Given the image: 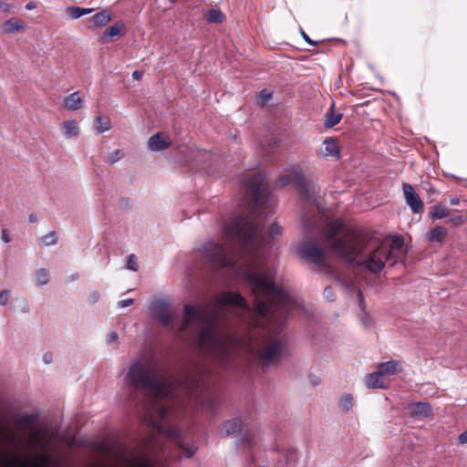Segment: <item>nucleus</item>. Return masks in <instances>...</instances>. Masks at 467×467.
Here are the masks:
<instances>
[{"mask_svg": "<svg viewBox=\"0 0 467 467\" xmlns=\"http://www.w3.org/2000/svg\"><path fill=\"white\" fill-rule=\"evenodd\" d=\"M125 380L130 397L133 400H144L147 394L149 395L151 408L146 411L143 420L150 428L151 432L174 441L184 451L186 458L193 456L197 450L196 446L184 445L178 428L171 424L167 419L169 408L161 401L165 399L177 400L183 394L204 406L202 398L207 387L203 373L199 369L187 371L182 379L171 380L161 374L150 360L140 358L130 364Z\"/></svg>", "mask_w": 467, "mask_h": 467, "instance_id": "1", "label": "nucleus"}, {"mask_svg": "<svg viewBox=\"0 0 467 467\" xmlns=\"http://www.w3.org/2000/svg\"><path fill=\"white\" fill-rule=\"evenodd\" d=\"M244 279L254 297V309L265 321H275L276 327L268 337L267 345L256 356L265 366L282 357L286 350L285 338L281 336L287 316L298 307L297 302L275 284V276L268 268L253 267L244 272Z\"/></svg>", "mask_w": 467, "mask_h": 467, "instance_id": "2", "label": "nucleus"}, {"mask_svg": "<svg viewBox=\"0 0 467 467\" xmlns=\"http://www.w3.org/2000/svg\"><path fill=\"white\" fill-rule=\"evenodd\" d=\"M265 175L256 171L243 181L245 194L249 198L244 212L234 215L224 224L229 242L238 243L240 250L252 248L264 241V223L261 216L265 209L266 185Z\"/></svg>", "mask_w": 467, "mask_h": 467, "instance_id": "3", "label": "nucleus"}, {"mask_svg": "<svg viewBox=\"0 0 467 467\" xmlns=\"http://www.w3.org/2000/svg\"><path fill=\"white\" fill-rule=\"evenodd\" d=\"M193 321L206 323L198 336L200 348L213 355L221 363L231 359L237 345V339L231 335L220 333L214 318L202 306L186 304L184 306V317L179 331H186Z\"/></svg>", "mask_w": 467, "mask_h": 467, "instance_id": "4", "label": "nucleus"}, {"mask_svg": "<svg viewBox=\"0 0 467 467\" xmlns=\"http://www.w3.org/2000/svg\"><path fill=\"white\" fill-rule=\"evenodd\" d=\"M322 235L327 250L347 263L355 262L373 239V234L368 231L345 228L341 219L327 223Z\"/></svg>", "mask_w": 467, "mask_h": 467, "instance_id": "5", "label": "nucleus"}, {"mask_svg": "<svg viewBox=\"0 0 467 467\" xmlns=\"http://www.w3.org/2000/svg\"><path fill=\"white\" fill-rule=\"evenodd\" d=\"M290 183H294L302 199L303 202V224L306 232L312 234L317 220L314 217L316 213H319L321 203L317 196L316 186L314 183L305 178L299 171H292L281 175L276 182V185L280 188Z\"/></svg>", "mask_w": 467, "mask_h": 467, "instance_id": "6", "label": "nucleus"}, {"mask_svg": "<svg viewBox=\"0 0 467 467\" xmlns=\"http://www.w3.org/2000/svg\"><path fill=\"white\" fill-rule=\"evenodd\" d=\"M404 241L401 236H393L390 239L381 241L379 245L368 254L364 261H359L358 257L351 265L362 266L373 274H379L385 266L388 261L392 264L397 263L404 255Z\"/></svg>", "mask_w": 467, "mask_h": 467, "instance_id": "7", "label": "nucleus"}, {"mask_svg": "<svg viewBox=\"0 0 467 467\" xmlns=\"http://www.w3.org/2000/svg\"><path fill=\"white\" fill-rule=\"evenodd\" d=\"M298 253L303 259L317 265L327 275L345 285L337 270L327 262L325 248L317 240L309 239L301 244Z\"/></svg>", "mask_w": 467, "mask_h": 467, "instance_id": "8", "label": "nucleus"}, {"mask_svg": "<svg viewBox=\"0 0 467 467\" xmlns=\"http://www.w3.org/2000/svg\"><path fill=\"white\" fill-rule=\"evenodd\" d=\"M202 248L205 258L213 268L234 266L240 258L239 252L225 244L208 243Z\"/></svg>", "mask_w": 467, "mask_h": 467, "instance_id": "9", "label": "nucleus"}, {"mask_svg": "<svg viewBox=\"0 0 467 467\" xmlns=\"http://www.w3.org/2000/svg\"><path fill=\"white\" fill-rule=\"evenodd\" d=\"M156 449V441L154 435L148 436L143 440L142 450L140 455L134 457L131 461L132 467H156L153 461V454Z\"/></svg>", "mask_w": 467, "mask_h": 467, "instance_id": "10", "label": "nucleus"}, {"mask_svg": "<svg viewBox=\"0 0 467 467\" xmlns=\"http://www.w3.org/2000/svg\"><path fill=\"white\" fill-rule=\"evenodd\" d=\"M151 313L163 327H169L173 322L174 314L164 301L155 302L151 306Z\"/></svg>", "mask_w": 467, "mask_h": 467, "instance_id": "11", "label": "nucleus"}, {"mask_svg": "<svg viewBox=\"0 0 467 467\" xmlns=\"http://www.w3.org/2000/svg\"><path fill=\"white\" fill-rule=\"evenodd\" d=\"M402 189L406 203L410 207L411 211L414 213H421L424 210V203L413 187L410 184L404 182L402 184Z\"/></svg>", "mask_w": 467, "mask_h": 467, "instance_id": "12", "label": "nucleus"}, {"mask_svg": "<svg viewBox=\"0 0 467 467\" xmlns=\"http://www.w3.org/2000/svg\"><path fill=\"white\" fill-rule=\"evenodd\" d=\"M50 456L41 454L36 461L21 460L19 458H11L6 461L7 467H49Z\"/></svg>", "mask_w": 467, "mask_h": 467, "instance_id": "13", "label": "nucleus"}, {"mask_svg": "<svg viewBox=\"0 0 467 467\" xmlns=\"http://www.w3.org/2000/svg\"><path fill=\"white\" fill-rule=\"evenodd\" d=\"M216 303L219 306H234L242 308L248 307L245 299L238 292H223L216 297Z\"/></svg>", "mask_w": 467, "mask_h": 467, "instance_id": "14", "label": "nucleus"}, {"mask_svg": "<svg viewBox=\"0 0 467 467\" xmlns=\"http://www.w3.org/2000/svg\"><path fill=\"white\" fill-rule=\"evenodd\" d=\"M318 155L326 158L334 157L339 159L340 150L337 140L333 138H327L323 142V146L318 150Z\"/></svg>", "mask_w": 467, "mask_h": 467, "instance_id": "15", "label": "nucleus"}, {"mask_svg": "<svg viewBox=\"0 0 467 467\" xmlns=\"http://www.w3.org/2000/svg\"><path fill=\"white\" fill-rule=\"evenodd\" d=\"M26 23L18 17H11L5 21L2 29L5 34H13L16 32H24L26 29Z\"/></svg>", "mask_w": 467, "mask_h": 467, "instance_id": "16", "label": "nucleus"}, {"mask_svg": "<svg viewBox=\"0 0 467 467\" xmlns=\"http://www.w3.org/2000/svg\"><path fill=\"white\" fill-rule=\"evenodd\" d=\"M412 417L426 418L431 414V407L428 402H414L409 406Z\"/></svg>", "mask_w": 467, "mask_h": 467, "instance_id": "17", "label": "nucleus"}, {"mask_svg": "<svg viewBox=\"0 0 467 467\" xmlns=\"http://www.w3.org/2000/svg\"><path fill=\"white\" fill-rule=\"evenodd\" d=\"M170 145L171 140L163 138L161 133L154 134L149 139V148L154 151L163 150Z\"/></svg>", "mask_w": 467, "mask_h": 467, "instance_id": "18", "label": "nucleus"}, {"mask_svg": "<svg viewBox=\"0 0 467 467\" xmlns=\"http://www.w3.org/2000/svg\"><path fill=\"white\" fill-rule=\"evenodd\" d=\"M378 370L385 377L398 374L401 371V367L399 361L389 360L388 362L379 364Z\"/></svg>", "mask_w": 467, "mask_h": 467, "instance_id": "19", "label": "nucleus"}, {"mask_svg": "<svg viewBox=\"0 0 467 467\" xmlns=\"http://www.w3.org/2000/svg\"><path fill=\"white\" fill-rule=\"evenodd\" d=\"M111 20V14L108 10H103L95 14L89 19V28L101 27L106 26Z\"/></svg>", "mask_w": 467, "mask_h": 467, "instance_id": "20", "label": "nucleus"}, {"mask_svg": "<svg viewBox=\"0 0 467 467\" xmlns=\"http://www.w3.org/2000/svg\"><path fill=\"white\" fill-rule=\"evenodd\" d=\"M366 384L372 389H385L387 387L384 376L379 370L367 375Z\"/></svg>", "mask_w": 467, "mask_h": 467, "instance_id": "21", "label": "nucleus"}, {"mask_svg": "<svg viewBox=\"0 0 467 467\" xmlns=\"http://www.w3.org/2000/svg\"><path fill=\"white\" fill-rule=\"evenodd\" d=\"M447 229L438 225L427 233V240L431 243L436 242L442 244L447 236Z\"/></svg>", "mask_w": 467, "mask_h": 467, "instance_id": "22", "label": "nucleus"}, {"mask_svg": "<svg viewBox=\"0 0 467 467\" xmlns=\"http://www.w3.org/2000/svg\"><path fill=\"white\" fill-rule=\"evenodd\" d=\"M82 102L79 92L76 91L65 98L64 108L68 110H78L82 108Z\"/></svg>", "mask_w": 467, "mask_h": 467, "instance_id": "23", "label": "nucleus"}, {"mask_svg": "<svg viewBox=\"0 0 467 467\" xmlns=\"http://www.w3.org/2000/svg\"><path fill=\"white\" fill-rule=\"evenodd\" d=\"M428 215L432 221L440 220L448 217L450 210L446 205L440 203L431 206Z\"/></svg>", "mask_w": 467, "mask_h": 467, "instance_id": "24", "label": "nucleus"}, {"mask_svg": "<svg viewBox=\"0 0 467 467\" xmlns=\"http://www.w3.org/2000/svg\"><path fill=\"white\" fill-rule=\"evenodd\" d=\"M242 430V420L240 418H234L233 420L224 422L222 431H224V435L237 434Z\"/></svg>", "mask_w": 467, "mask_h": 467, "instance_id": "25", "label": "nucleus"}, {"mask_svg": "<svg viewBox=\"0 0 467 467\" xmlns=\"http://www.w3.org/2000/svg\"><path fill=\"white\" fill-rule=\"evenodd\" d=\"M62 132L66 138L77 137L79 134V128L75 120H66L62 124Z\"/></svg>", "mask_w": 467, "mask_h": 467, "instance_id": "26", "label": "nucleus"}, {"mask_svg": "<svg viewBox=\"0 0 467 467\" xmlns=\"http://www.w3.org/2000/svg\"><path fill=\"white\" fill-rule=\"evenodd\" d=\"M204 18L209 23H222L225 16L220 9H210L204 14Z\"/></svg>", "mask_w": 467, "mask_h": 467, "instance_id": "27", "label": "nucleus"}, {"mask_svg": "<svg viewBox=\"0 0 467 467\" xmlns=\"http://www.w3.org/2000/svg\"><path fill=\"white\" fill-rule=\"evenodd\" d=\"M124 28V25L122 23H115L113 26L108 27L102 36V38L104 40L108 38H111L117 36L121 35V31Z\"/></svg>", "mask_w": 467, "mask_h": 467, "instance_id": "28", "label": "nucleus"}, {"mask_svg": "<svg viewBox=\"0 0 467 467\" xmlns=\"http://www.w3.org/2000/svg\"><path fill=\"white\" fill-rule=\"evenodd\" d=\"M95 126H96V130L99 133H102L110 129V120H109V117H107V116H98L95 119Z\"/></svg>", "mask_w": 467, "mask_h": 467, "instance_id": "29", "label": "nucleus"}, {"mask_svg": "<svg viewBox=\"0 0 467 467\" xmlns=\"http://www.w3.org/2000/svg\"><path fill=\"white\" fill-rule=\"evenodd\" d=\"M48 281L49 272L47 269L41 268L36 272V282L38 285H44L47 284Z\"/></svg>", "mask_w": 467, "mask_h": 467, "instance_id": "30", "label": "nucleus"}, {"mask_svg": "<svg viewBox=\"0 0 467 467\" xmlns=\"http://www.w3.org/2000/svg\"><path fill=\"white\" fill-rule=\"evenodd\" d=\"M341 118V114L334 113L333 111L328 112L326 119V126L329 128L336 126L339 123Z\"/></svg>", "mask_w": 467, "mask_h": 467, "instance_id": "31", "label": "nucleus"}, {"mask_svg": "<svg viewBox=\"0 0 467 467\" xmlns=\"http://www.w3.org/2000/svg\"><path fill=\"white\" fill-rule=\"evenodd\" d=\"M339 406L345 411L349 410L353 407V396L345 394L339 401Z\"/></svg>", "mask_w": 467, "mask_h": 467, "instance_id": "32", "label": "nucleus"}, {"mask_svg": "<svg viewBox=\"0 0 467 467\" xmlns=\"http://www.w3.org/2000/svg\"><path fill=\"white\" fill-rule=\"evenodd\" d=\"M66 14L71 19H77L81 17V12L79 6H68L66 9Z\"/></svg>", "mask_w": 467, "mask_h": 467, "instance_id": "33", "label": "nucleus"}, {"mask_svg": "<svg viewBox=\"0 0 467 467\" xmlns=\"http://www.w3.org/2000/svg\"><path fill=\"white\" fill-rule=\"evenodd\" d=\"M43 245H51L57 243L56 232L52 231L41 238Z\"/></svg>", "mask_w": 467, "mask_h": 467, "instance_id": "34", "label": "nucleus"}, {"mask_svg": "<svg viewBox=\"0 0 467 467\" xmlns=\"http://www.w3.org/2000/svg\"><path fill=\"white\" fill-rule=\"evenodd\" d=\"M123 156V152L120 150H117L108 157V162L114 163L119 161Z\"/></svg>", "mask_w": 467, "mask_h": 467, "instance_id": "35", "label": "nucleus"}, {"mask_svg": "<svg viewBox=\"0 0 467 467\" xmlns=\"http://www.w3.org/2000/svg\"><path fill=\"white\" fill-rule=\"evenodd\" d=\"M127 267L130 270L137 271V257L135 254H130L127 261Z\"/></svg>", "mask_w": 467, "mask_h": 467, "instance_id": "36", "label": "nucleus"}, {"mask_svg": "<svg viewBox=\"0 0 467 467\" xmlns=\"http://www.w3.org/2000/svg\"><path fill=\"white\" fill-rule=\"evenodd\" d=\"M453 226H460L464 223L465 219L462 215L454 216L449 220Z\"/></svg>", "mask_w": 467, "mask_h": 467, "instance_id": "37", "label": "nucleus"}, {"mask_svg": "<svg viewBox=\"0 0 467 467\" xmlns=\"http://www.w3.org/2000/svg\"><path fill=\"white\" fill-rule=\"evenodd\" d=\"M272 95L269 91L266 89H263L259 94V99H261V103L264 104L265 102L268 101L271 99Z\"/></svg>", "mask_w": 467, "mask_h": 467, "instance_id": "38", "label": "nucleus"}, {"mask_svg": "<svg viewBox=\"0 0 467 467\" xmlns=\"http://www.w3.org/2000/svg\"><path fill=\"white\" fill-rule=\"evenodd\" d=\"M254 434L252 432H247L243 438V442L247 446H252L254 443Z\"/></svg>", "mask_w": 467, "mask_h": 467, "instance_id": "39", "label": "nucleus"}, {"mask_svg": "<svg viewBox=\"0 0 467 467\" xmlns=\"http://www.w3.org/2000/svg\"><path fill=\"white\" fill-rule=\"evenodd\" d=\"M269 234L271 236L281 234V227L277 223H273L269 229Z\"/></svg>", "mask_w": 467, "mask_h": 467, "instance_id": "40", "label": "nucleus"}, {"mask_svg": "<svg viewBox=\"0 0 467 467\" xmlns=\"http://www.w3.org/2000/svg\"><path fill=\"white\" fill-rule=\"evenodd\" d=\"M35 421H36V417L31 414L25 415L21 420V422L24 424H26V425H32L35 423Z\"/></svg>", "mask_w": 467, "mask_h": 467, "instance_id": "41", "label": "nucleus"}, {"mask_svg": "<svg viewBox=\"0 0 467 467\" xmlns=\"http://www.w3.org/2000/svg\"><path fill=\"white\" fill-rule=\"evenodd\" d=\"M324 295L329 301L335 300L336 296L331 286L328 285L325 288Z\"/></svg>", "mask_w": 467, "mask_h": 467, "instance_id": "42", "label": "nucleus"}, {"mask_svg": "<svg viewBox=\"0 0 467 467\" xmlns=\"http://www.w3.org/2000/svg\"><path fill=\"white\" fill-rule=\"evenodd\" d=\"M9 299V291L8 290H3L0 293V305L5 306Z\"/></svg>", "mask_w": 467, "mask_h": 467, "instance_id": "43", "label": "nucleus"}, {"mask_svg": "<svg viewBox=\"0 0 467 467\" xmlns=\"http://www.w3.org/2000/svg\"><path fill=\"white\" fill-rule=\"evenodd\" d=\"M12 8V5L6 2H5L4 0H0V11L1 12H5V13H7L11 10Z\"/></svg>", "mask_w": 467, "mask_h": 467, "instance_id": "44", "label": "nucleus"}, {"mask_svg": "<svg viewBox=\"0 0 467 467\" xmlns=\"http://www.w3.org/2000/svg\"><path fill=\"white\" fill-rule=\"evenodd\" d=\"M279 143H280V140L275 137H272L268 140L269 147L273 148V149L277 148L279 146Z\"/></svg>", "mask_w": 467, "mask_h": 467, "instance_id": "45", "label": "nucleus"}, {"mask_svg": "<svg viewBox=\"0 0 467 467\" xmlns=\"http://www.w3.org/2000/svg\"><path fill=\"white\" fill-rule=\"evenodd\" d=\"M132 304H133V299H130V298L121 300L118 303L119 307H126V306H131Z\"/></svg>", "mask_w": 467, "mask_h": 467, "instance_id": "46", "label": "nucleus"}, {"mask_svg": "<svg viewBox=\"0 0 467 467\" xmlns=\"http://www.w3.org/2000/svg\"><path fill=\"white\" fill-rule=\"evenodd\" d=\"M458 443H460V444L467 443V430L459 435Z\"/></svg>", "mask_w": 467, "mask_h": 467, "instance_id": "47", "label": "nucleus"}, {"mask_svg": "<svg viewBox=\"0 0 467 467\" xmlns=\"http://www.w3.org/2000/svg\"><path fill=\"white\" fill-rule=\"evenodd\" d=\"M118 339V334L116 332H110L109 335H108V342L109 343H113L115 341H117Z\"/></svg>", "mask_w": 467, "mask_h": 467, "instance_id": "48", "label": "nucleus"}, {"mask_svg": "<svg viewBox=\"0 0 467 467\" xmlns=\"http://www.w3.org/2000/svg\"><path fill=\"white\" fill-rule=\"evenodd\" d=\"M1 238H2L3 242H5L6 244L10 242V237L7 234L6 229H3Z\"/></svg>", "mask_w": 467, "mask_h": 467, "instance_id": "49", "label": "nucleus"}, {"mask_svg": "<svg viewBox=\"0 0 467 467\" xmlns=\"http://www.w3.org/2000/svg\"><path fill=\"white\" fill-rule=\"evenodd\" d=\"M43 359H44L45 363L49 364L53 359L52 353H50V352L45 353Z\"/></svg>", "mask_w": 467, "mask_h": 467, "instance_id": "50", "label": "nucleus"}, {"mask_svg": "<svg viewBox=\"0 0 467 467\" xmlns=\"http://www.w3.org/2000/svg\"><path fill=\"white\" fill-rule=\"evenodd\" d=\"M303 38L309 44L316 46L317 42L313 41L305 32H302Z\"/></svg>", "mask_w": 467, "mask_h": 467, "instance_id": "51", "label": "nucleus"}, {"mask_svg": "<svg viewBox=\"0 0 467 467\" xmlns=\"http://www.w3.org/2000/svg\"><path fill=\"white\" fill-rule=\"evenodd\" d=\"M81 16L85 15H88L93 12V8H84L80 7Z\"/></svg>", "mask_w": 467, "mask_h": 467, "instance_id": "52", "label": "nucleus"}, {"mask_svg": "<svg viewBox=\"0 0 467 467\" xmlns=\"http://www.w3.org/2000/svg\"><path fill=\"white\" fill-rule=\"evenodd\" d=\"M358 296L359 306L363 308L364 296H363V294H362V292L360 290H358Z\"/></svg>", "mask_w": 467, "mask_h": 467, "instance_id": "53", "label": "nucleus"}, {"mask_svg": "<svg viewBox=\"0 0 467 467\" xmlns=\"http://www.w3.org/2000/svg\"><path fill=\"white\" fill-rule=\"evenodd\" d=\"M141 77H142V73L140 71L136 70L132 73V78L136 80H140L141 78Z\"/></svg>", "mask_w": 467, "mask_h": 467, "instance_id": "54", "label": "nucleus"}, {"mask_svg": "<svg viewBox=\"0 0 467 467\" xmlns=\"http://www.w3.org/2000/svg\"><path fill=\"white\" fill-rule=\"evenodd\" d=\"M36 7V4L35 2H29L26 5V10H33Z\"/></svg>", "mask_w": 467, "mask_h": 467, "instance_id": "55", "label": "nucleus"}, {"mask_svg": "<svg viewBox=\"0 0 467 467\" xmlns=\"http://www.w3.org/2000/svg\"><path fill=\"white\" fill-rule=\"evenodd\" d=\"M36 220H37V217H36V214H34V213L30 214V215H29V217H28V222H29L30 223H36Z\"/></svg>", "mask_w": 467, "mask_h": 467, "instance_id": "56", "label": "nucleus"}, {"mask_svg": "<svg viewBox=\"0 0 467 467\" xmlns=\"http://www.w3.org/2000/svg\"><path fill=\"white\" fill-rule=\"evenodd\" d=\"M450 202L452 205H458L460 202V200H459V198H452V199H451Z\"/></svg>", "mask_w": 467, "mask_h": 467, "instance_id": "57", "label": "nucleus"}, {"mask_svg": "<svg viewBox=\"0 0 467 467\" xmlns=\"http://www.w3.org/2000/svg\"><path fill=\"white\" fill-rule=\"evenodd\" d=\"M264 152H265V155L269 154L266 150H264Z\"/></svg>", "mask_w": 467, "mask_h": 467, "instance_id": "58", "label": "nucleus"}]
</instances>
